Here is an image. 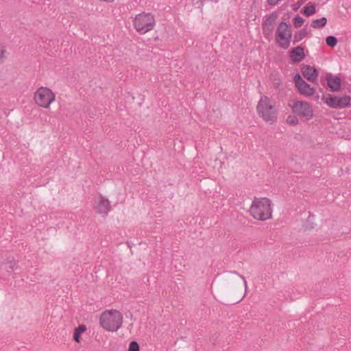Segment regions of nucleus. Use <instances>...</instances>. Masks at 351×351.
<instances>
[{"label":"nucleus","mask_w":351,"mask_h":351,"mask_svg":"<svg viewBox=\"0 0 351 351\" xmlns=\"http://www.w3.org/2000/svg\"><path fill=\"white\" fill-rule=\"evenodd\" d=\"M251 215L256 219L265 221L271 218V201L267 197H254L250 208Z\"/></svg>","instance_id":"1"},{"label":"nucleus","mask_w":351,"mask_h":351,"mask_svg":"<svg viewBox=\"0 0 351 351\" xmlns=\"http://www.w3.org/2000/svg\"><path fill=\"white\" fill-rule=\"evenodd\" d=\"M256 110L258 115L267 123L273 124L277 121L278 110L269 97L261 96Z\"/></svg>","instance_id":"2"},{"label":"nucleus","mask_w":351,"mask_h":351,"mask_svg":"<svg viewBox=\"0 0 351 351\" xmlns=\"http://www.w3.org/2000/svg\"><path fill=\"white\" fill-rule=\"evenodd\" d=\"M101 326L108 331H117L122 326L123 316L116 310L105 311L100 316Z\"/></svg>","instance_id":"3"},{"label":"nucleus","mask_w":351,"mask_h":351,"mask_svg":"<svg viewBox=\"0 0 351 351\" xmlns=\"http://www.w3.org/2000/svg\"><path fill=\"white\" fill-rule=\"evenodd\" d=\"M154 25V17L149 13H141L136 15L134 21L135 29L141 34L152 30Z\"/></svg>","instance_id":"4"},{"label":"nucleus","mask_w":351,"mask_h":351,"mask_svg":"<svg viewBox=\"0 0 351 351\" xmlns=\"http://www.w3.org/2000/svg\"><path fill=\"white\" fill-rule=\"evenodd\" d=\"M53 93L47 87H40L34 93V100L36 104L45 108H48L50 104L55 101Z\"/></svg>","instance_id":"5"},{"label":"nucleus","mask_w":351,"mask_h":351,"mask_svg":"<svg viewBox=\"0 0 351 351\" xmlns=\"http://www.w3.org/2000/svg\"><path fill=\"white\" fill-rule=\"evenodd\" d=\"M291 38V26L286 22H281L276 30V40L279 46L287 49L289 47Z\"/></svg>","instance_id":"6"},{"label":"nucleus","mask_w":351,"mask_h":351,"mask_svg":"<svg viewBox=\"0 0 351 351\" xmlns=\"http://www.w3.org/2000/svg\"><path fill=\"white\" fill-rule=\"evenodd\" d=\"M292 104H289L292 111L301 119L305 121L310 120L313 116V112L310 104L303 101H292Z\"/></svg>","instance_id":"7"},{"label":"nucleus","mask_w":351,"mask_h":351,"mask_svg":"<svg viewBox=\"0 0 351 351\" xmlns=\"http://www.w3.org/2000/svg\"><path fill=\"white\" fill-rule=\"evenodd\" d=\"M350 99V97L348 95L337 97L331 94L324 95L322 97V100L329 107L339 109L348 106Z\"/></svg>","instance_id":"8"},{"label":"nucleus","mask_w":351,"mask_h":351,"mask_svg":"<svg viewBox=\"0 0 351 351\" xmlns=\"http://www.w3.org/2000/svg\"><path fill=\"white\" fill-rule=\"evenodd\" d=\"M295 86L300 93L306 96H311L314 94V89L308 84H307L300 75L296 74L294 76Z\"/></svg>","instance_id":"9"},{"label":"nucleus","mask_w":351,"mask_h":351,"mask_svg":"<svg viewBox=\"0 0 351 351\" xmlns=\"http://www.w3.org/2000/svg\"><path fill=\"white\" fill-rule=\"evenodd\" d=\"M94 209L97 213L106 216L111 209L109 200L101 195L99 200L95 202Z\"/></svg>","instance_id":"10"},{"label":"nucleus","mask_w":351,"mask_h":351,"mask_svg":"<svg viewBox=\"0 0 351 351\" xmlns=\"http://www.w3.org/2000/svg\"><path fill=\"white\" fill-rule=\"evenodd\" d=\"M278 13L276 12H274L263 21L262 25L264 34H269L272 32L274 29V25L276 19H278Z\"/></svg>","instance_id":"11"},{"label":"nucleus","mask_w":351,"mask_h":351,"mask_svg":"<svg viewBox=\"0 0 351 351\" xmlns=\"http://www.w3.org/2000/svg\"><path fill=\"white\" fill-rule=\"evenodd\" d=\"M326 81L331 91L335 92L340 89L341 80L339 77L333 76L331 73H328L326 75Z\"/></svg>","instance_id":"12"},{"label":"nucleus","mask_w":351,"mask_h":351,"mask_svg":"<svg viewBox=\"0 0 351 351\" xmlns=\"http://www.w3.org/2000/svg\"><path fill=\"white\" fill-rule=\"evenodd\" d=\"M301 71L303 76L310 82H313L317 78V71L316 70V69L309 65L303 66Z\"/></svg>","instance_id":"13"},{"label":"nucleus","mask_w":351,"mask_h":351,"mask_svg":"<svg viewBox=\"0 0 351 351\" xmlns=\"http://www.w3.org/2000/svg\"><path fill=\"white\" fill-rule=\"evenodd\" d=\"M289 57L293 62H300L305 57L304 47L302 46H297L296 47L292 49L289 51Z\"/></svg>","instance_id":"14"},{"label":"nucleus","mask_w":351,"mask_h":351,"mask_svg":"<svg viewBox=\"0 0 351 351\" xmlns=\"http://www.w3.org/2000/svg\"><path fill=\"white\" fill-rule=\"evenodd\" d=\"M308 34V31L305 28L296 32L293 36V44L295 45L302 40Z\"/></svg>","instance_id":"15"},{"label":"nucleus","mask_w":351,"mask_h":351,"mask_svg":"<svg viewBox=\"0 0 351 351\" xmlns=\"http://www.w3.org/2000/svg\"><path fill=\"white\" fill-rule=\"evenodd\" d=\"M86 330V327L84 324L79 325L77 327L73 333V340L77 343L80 341L81 335Z\"/></svg>","instance_id":"16"},{"label":"nucleus","mask_w":351,"mask_h":351,"mask_svg":"<svg viewBox=\"0 0 351 351\" xmlns=\"http://www.w3.org/2000/svg\"><path fill=\"white\" fill-rule=\"evenodd\" d=\"M327 23V19L326 17H322L319 19L313 20L311 24V26L313 28H322L324 27Z\"/></svg>","instance_id":"17"},{"label":"nucleus","mask_w":351,"mask_h":351,"mask_svg":"<svg viewBox=\"0 0 351 351\" xmlns=\"http://www.w3.org/2000/svg\"><path fill=\"white\" fill-rule=\"evenodd\" d=\"M315 11V5L314 4H311V5L305 6L301 12L306 16H310L313 15Z\"/></svg>","instance_id":"18"},{"label":"nucleus","mask_w":351,"mask_h":351,"mask_svg":"<svg viewBox=\"0 0 351 351\" xmlns=\"http://www.w3.org/2000/svg\"><path fill=\"white\" fill-rule=\"evenodd\" d=\"M16 263L12 261H9L2 264V267L8 272H12L16 268Z\"/></svg>","instance_id":"19"},{"label":"nucleus","mask_w":351,"mask_h":351,"mask_svg":"<svg viewBox=\"0 0 351 351\" xmlns=\"http://www.w3.org/2000/svg\"><path fill=\"white\" fill-rule=\"evenodd\" d=\"M337 38L334 36H328L326 38V45L330 47H334L337 44Z\"/></svg>","instance_id":"20"},{"label":"nucleus","mask_w":351,"mask_h":351,"mask_svg":"<svg viewBox=\"0 0 351 351\" xmlns=\"http://www.w3.org/2000/svg\"><path fill=\"white\" fill-rule=\"evenodd\" d=\"M287 123L290 125H295L298 123V119L295 115H289L287 119Z\"/></svg>","instance_id":"21"},{"label":"nucleus","mask_w":351,"mask_h":351,"mask_svg":"<svg viewBox=\"0 0 351 351\" xmlns=\"http://www.w3.org/2000/svg\"><path fill=\"white\" fill-rule=\"evenodd\" d=\"M293 21L294 26L296 28H298V27H300V26H302V25L304 23V19L303 18H302L301 16H300L299 15H297L293 19Z\"/></svg>","instance_id":"22"},{"label":"nucleus","mask_w":351,"mask_h":351,"mask_svg":"<svg viewBox=\"0 0 351 351\" xmlns=\"http://www.w3.org/2000/svg\"><path fill=\"white\" fill-rule=\"evenodd\" d=\"M140 348L138 343L135 341H132L130 342L129 345V348L128 351H139Z\"/></svg>","instance_id":"23"},{"label":"nucleus","mask_w":351,"mask_h":351,"mask_svg":"<svg viewBox=\"0 0 351 351\" xmlns=\"http://www.w3.org/2000/svg\"><path fill=\"white\" fill-rule=\"evenodd\" d=\"M230 274L232 276H237L239 279H241L244 283L245 290L247 289V281L245 280V278L243 276L239 275L238 274V272H237V271H231Z\"/></svg>","instance_id":"24"},{"label":"nucleus","mask_w":351,"mask_h":351,"mask_svg":"<svg viewBox=\"0 0 351 351\" xmlns=\"http://www.w3.org/2000/svg\"><path fill=\"white\" fill-rule=\"evenodd\" d=\"M281 0H267V3L270 5H275Z\"/></svg>","instance_id":"25"},{"label":"nucleus","mask_w":351,"mask_h":351,"mask_svg":"<svg viewBox=\"0 0 351 351\" xmlns=\"http://www.w3.org/2000/svg\"><path fill=\"white\" fill-rule=\"evenodd\" d=\"M302 3H303V1H299L297 3V4H295V5H294V8H293V9H294L295 10H297L300 7V5H301Z\"/></svg>","instance_id":"26"}]
</instances>
